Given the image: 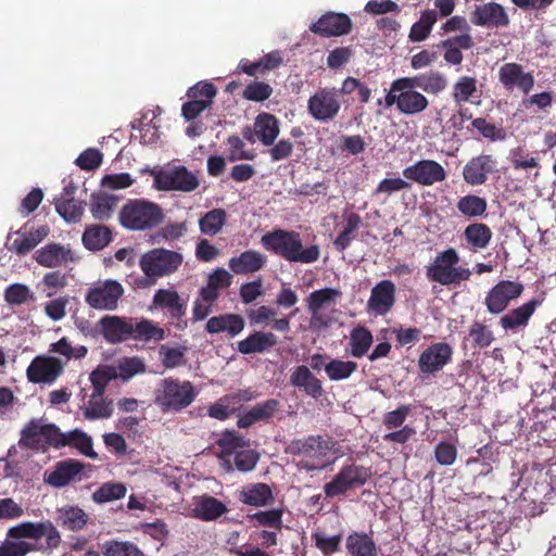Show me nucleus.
Instances as JSON below:
<instances>
[{
	"mask_svg": "<svg viewBox=\"0 0 556 556\" xmlns=\"http://www.w3.org/2000/svg\"><path fill=\"white\" fill-rule=\"evenodd\" d=\"M8 538L0 545V556H26L36 551L56 549L61 542V534L56 527L50 521H24L9 528Z\"/></svg>",
	"mask_w": 556,
	"mask_h": 556,
	"instance_id": "1",
	"label": "nucleus"
},
{
	"mask_svg": "<svg viewBox=\"0 0 556 556\" xmlns=\"http://www.w3.org/2000/svg\"><path fill=\"white\" fill-rule=\"evenodd\" d=\"M261 243L267 251L289 263L312 264L320 256L319 247H304L301 233L294 230L274 229L263 235Z\"/></svg>",
	"mask_w": 556,
	"mask_h": 556,
	"instance_id": "2",
	"label": "nucleus"
},
{
	"mask_svg": "<svg viewBox=\"0 0 556 556\" xmlns=\"http://www.w3.org/2000/svg\"><path fill=\"white\" fill-rule=\"evenodd\" d=\"M97 327L99 333L110 344H118L128 339L161 341L165 334L162 328L149 319L132 324L126 318L115 315L103 316L98 321Z\"/></svg>",
	"mask_w": 556,
	"mask_h": 556,
	"instance_id": "3",
	"label": "nucleus"
},
{
	"mask_svg": "<svg viewBox=\"0 0 556 556\" xmlns=\"http://www.w3.org/2000/svg\"><path fill=\"white\" fill-rule=\"evenodd\" d=\"M417 89L418 87L408 76L394 79L384 97L386 106L391 108L394 105L401 114L408 116L424 113L430 102Z\"/></svg>",
	"mask_w": 556,
	"mask_h": 556,
	"instance_id": "4",
	"label": "nucleus"
},
{
	"mask_svg": "<svg viewBox=\"0 0 556 556\" xmlns=\"http://www.w3.org/2000/svg\"><path fill=\"white\" fill-rule=\"evenodd\" d=\"M164 219L161 206L144 199L128 200L118 214L121 225L134 231L150 230Z\"/></svg>",
	"mask_w": 556,
	"mask_h": 556,
	"instance_id": "5",
	"label": "nucleus"
},
{
	"mask_svg": "<svg viewBox=\"0 0 556 556\" xmlns=\"http://www.w3.org/2000/svg\"><path fill=\"white\" fill-rule=\"evenodd\" d=\"M459 261V254L454 248L439 252L427 266L426 276L430 281L442 286H458L471 277L469 268L458 266Z\"/></svg>",
	"mask_w": 556,
	"mask_h": 556,
	"instance_id": "6",
	"label": "nucleus"
},
{
	"mask_svg": "<svg viewBox=\"0 0 556 556\" xmlns=\"http://www.w3.org/2000/svg\"><path fill=\"white\" fill-rule=\"evenodd\" d=\"M331 450V442L321 435H308L294 439L287 447V452L299 457L296 466L306 471L320 470L326 467L325 457Z\"/></svg>",
	"mask_w": 556,
	"mask_h": 556,
	"instance_id": "7",
	"label": "nucleus"
},
{
	"mask_svg": "<svg viewBox=\"0 0 556 556\" xmlns=\"http://www.w3.org/2000/svg\"><path fill=\"white\" fill-rule=\"evenodd\" d=\"M198 392L190 381L166 378L161 381L156 391L155 403L163 412H180L188 407L197 397Z\"/></svg>",
	"mask_w": 556,
	"mask_h": 556,
	"instance_id": "8",
	"label": "nucleus"
},
{
	"mask_svg": "<svg viewBox=\"0 0 556 556\" xmlns=\"http://www.w3.org/2000/svg\"><path fill=\"white\" fill-rule=\"evenodd\" d=\"M182 262L184 257L180 253L155 248L141 255L139 267L148 278L155 280L177 271Z\"/></svg>",
	"mask_w": 556,
	"mask_h": 556,
	"instance_id": "9",
	"label": "nucleus"
},
{
	"mask_svg": "<svg viewBox=\"0 0 556 556\" xmlns=\"http://www.w3.org/2000/svg\"><path fill=\"white\" fill-rule=\"evenodd\" d=\"M60 428L54 424H45L41 418L30 419L21 430L18 445L29 450H47L56 446Z\"/></svg>",
	"mask_w": 556,
	"mask_h": 556,
	"instance_id": "10",
	"label": "nucleus"
},
{
	"mask_svg": "<svg viewBox=\"0 0 556 556\" xmlns=\"http://www.w3.org/2000/svg\"><path fill=\"white\" fill-rule=\"evenodd\" d=\"M370 476V468L356 464L345 465L324 485L325 496L334 498L344 495L349 490L366 484Z\"/></svg>",
	"mask_w": 556,
	"mask_h": 556,
	"instance_id": "11",
	"label": "nucleus"
},
{
	"mask_svg": "<svg viewBox=\"0 0 556 556\" xmlns=\"http://www.w3.org/2000/svg\"><path fill=\"white\" fill-rule=\"evenodd\" d=\"M341 110L340 92L334 87L318 88L307 101L308 114L318 122H330Z\"/></svg>",
	"mask_w": 556,
	"mask_h": 556,
	"instance_id": "12",
	"label": "nucleus"
},
{
	"mask_svg": "<svg viewBox=\"0 0 556 556\" xmlns=\"http://www.w3.org/2000/svg\"><path fill=\"white\" fill-rule=\"evenodd\" d=\"M124 292L125 290L118 281L108 279L89 288L85 301L91 308L98 311H114L117 308L118 301Z\"/></svg>",
	"mask_w": 556,
	"mask_h": 556,
	"instance_id": "13",
	"label": "nucleus"
},
{
	"mask_svg": "<svg viewBox=\"0 0 556 556\" xmlns=\"http://www.w3.org/2000/svg\"><path fill=\"white\" fill-rule=\"evenodd\" d=\"M523 290L521 282L501 280L488 291L484 305L490 314L500 315L506 311L511 301L521 296Z\"/></svg>",
	"mask_w": 556,
	"mask_h": 556,
	"instance_id": "14",
	"label": "nucleus"
},
{
	"mask_svg": "<svg viewBox=\"0 0 556 556\" xmlns=\"http://www.w3.org/2000/svg\"><path fill=\"white\" fill-rule=\"evenodd\" d=\"M199 184L197 176L185 166H177L154 174V187L157 190L191 192L199 187Z\"/></svg>",
	"mask_w": 556,
	"mask_h": 556,
	"instance_id": "15",
	"label": "nucleus"
},
{
	"mask_svg": "<svg viewBox=\"0 0 556 556\" xmlns=\"http://www.w3.org/2000/svg\"><path fill=\"white\" fill-rule=\"evenodd\" d=\"M498 80L507 91L519 90L528 96L533 89L535 79L531 72H526L525 67L516 62L503 64L498 70Z\"/></svg>",
	"mask_w": 556,
	"mask_h": 556,
	"instance_id": "16",
	"label": "nucleus"
},
{
	"mask_svg": "<svg viewBox=\"0 0 556 556\" xmlns=\"http://www.w3.org/2000/svg\"><path fill=\"white\" fill-rule=\"evenodd\" d=\"M352 27L353 23L348 14L329 11L312 23L309 30L320 37L331 38L350 34Z\"/></svg>",
	"mask_w": 556,
	"mask_h": 556,
	"instance_id": "17",
	"label": "nucleus"
},
{
	"mask_svg": "<svg viewBox=\"0 0 556 556\" xmlns=\"http://www.w3.org/2000/svg\"><path fill=\"white\" fill-rule=\"evenodd\" d=\"M403 176L421 186H432L446 178L443 166L433 160H420L403 169Z\"/></svg>",
	"mask_w": 556,
	"mask_h": 556,
	"instance_id": "18",
	"label": "nucleus"
},
{
	"mask_svg": "<svg viewBox=\"0 0 556 556\" xmlns=\"http://www.w3.org/2000/svg\"><path fill=\"white\" fill-rule=\"evenodd\" d=\"M453 349L448 343L437 342L429 345L418 358V367L424 375H433L452 361Z\"/></svg>",
	"mask_w": 556,
	"mask_h": 556,
	"instance_id": "19",
	"label": "nucleus"
},
{
	"mask_svg": "<svg viewBox=\"0 0 556 556\" xmlns=\"http://www.w3.org/2000/svg\"><path fill=\"white\" fill-rule=\"evenodd\" d=\"M541 305V301L538 299H531L528 302L517 306L506 314L501 316L498 320L500 327L505 332L517 333L519 331L525 330L529 321L536 311V308Z\"/></svg>",
	"mask_w": 556,
	"mask_h": 556,
	"instance_id": "20",
	"label": "nucleus"
},
{
	"mask_svg": "<svg viewBox=\"0 0 556 556\" xmlns=\"http://www.w3.org/2000/svg\"><path fill=\"white\" fill-rule=\"evenodd\" d=\"M63 371V364L59 358L38 356L29 364L26 370L28 381L33 383H51Z\"/></svg>",
	"mask_w": 556,
	"mask_h": 556,
	"instance_id": "21",
	"label": "nucleus"
},
{
	"mask_svg": "<svg viewBox=\"0 0 556 556\" xmlns=\"http://www.w3.org/2000/svg\"><path fill=\"white\" fill-rule=\"evenodd\" d=\"M84 470L83 463L76 459H65L58 462L50 472L45 473V482L53 488H63L71 482L81 479Z\"/></svg>",
	"mask_w": 556,
	"mask_h": 556,
	"instance_id": "22",
	"label": "nucleus"
},
{
	"mask_svg": "<svg viewBox=\"0 0 556 556\" xmlns=\"http://www.w3.org/2000/svg\"><path fill=\"white\" fill-rule=\"evenodd\" d=\"M496 170V161L491 154L471 157L463 168L464 180L471 186L484 185L490 174Z\"/></svg>",
	"mask_w": 556,
	"mask_h": 556,
	"instance_id": "23",
	"label": "nucleus"
},
{
	"mask_svg": "<svg viewBox=\"0 0 556 556\" xmlns=\"http://www.w3.org/2000/svg\"><path fill=\"white\" fill-rule=\"evenodd\" d=\"M395 303V285L391 280H381L371 289L367 302L369 312L376 315L388 314Z\"/></svg>",
	"mask_w": 556,
	"mask_h": 556,
	"instance_id": "24",
	"label": "nucleus"
},
{
	"mask_svg": "<svg viewBox=\"0 0 556 556\" xmlns=\"http://www.w3.org/2000/svg\"><path fill=\"white\" fill-rule=\"evenodd\" d=\"M280 407V401L276 399H268L264 402L257 403L239 416L237 426L240 429H248L256 422L263 421L265 424H269Z\"/></svg>",
	"mask_w": 556,
	"mask_h": 556,
	"instance_id": "25",
	"label": "nucleus"
},
{
	"mask_svg": "<svg viewBox=\"0 0 556 556\" xmlns=\"http://www.w3.org/2000/svg\"><path fill=\"white\" fill-rule=\"evenodd\" d=\"M471 22L477 26L504 27L509 24V18L501 4L489 2L475 9Z\"/></svg>",
	"mask_w": 556,
	"mask_h": 556,
	"instance_id": "26",
	"label": "nucleus"
},
{
	"mask_svg": "<svg viewBox=\"0 0 556 556\" xmlns=\"http://www.w3.org/2000/svg\"><path fill=\"white\" fill-rule=\"evenodd\" d=\"M290 384L315 400L320 399L325 392L321 380L305 365H299L292 370Z\"/></svg>",
	"mask_w": 556,
	"mask_h": 556,
	"instance_id": "27",
	"label": "nucleus"
},
{
	"mask_svg": "<svg viewBox=\"0 0 556 556\" xmlns=\"http://www.w3.org/2000/svg\"><path fill=\"white\" fill-rule=\"evenodd\" d=\"M267 256L256 250H247L229 260V269L236 275H250L265 267Z\"/></svg>",
	"mask_w": 556,
	"mask_h": 556,
	"instance_id": "28",
	"label": "nucleus"
},
{
	"mask_svg": "<svg viewBox=\"0 0 556 556\" xmlns=\"http://www.w3.org/2000/svg\"><path fill=\"white\" fill-rule=\"evenodd\" d=\"M278 343L279 339L274 332L254 331L244 340L237 343V350L244 355L265 353L270 351Z\"/></svg>",
	"mask_w": 556,
	"mask_h": 556,
	"instance_id": "29",
	"label": "nucleus"
},
{
	"mask_svg": "<svg viewBox=\"0 0 556 556\" xmlns=\"http://www.w3.org/2000/svg\"><path fill=\"white\" fill-rule=\"evenodd\" d=\"M35 261L40 266L55 268L73 261V254L71 249L55 242H50L36 251Z\"/></svg>",
	"mask_w": 556,
	"mask_h": 556,
	"instance_id": "30",
	"label": "nucleus"
},
{
	"mask_svg": "<svg viewBox=\"0 0 556 556\" xmlns=\"http://www.w3.org/2000/svg\"><path fill=\"white\" fill-rule=\"evenodd\" d=\"M70 446L76 448L80 454L97 459L98 454L93 451L92 438L80 429H74L68 432L60 430L55 448Z\"/></svg>",
	"mask_w": 556,
	"mask_h": 556,
	"instance_id": "31",
	"label": "nucleus"
},
{
	"mask_svg": "<svg viewBox=\"0 0 556 556\" xmlns=\"http://www.w3.org/2000/svg\"><path fill=\"white\" fill-rule=\"evenodd\" d=\"M155 307L166 311L172 318L180 319L186 315L187 302L176 290L159 289L153 296Z\"/></svg>",
	"mask_w": 556,
	"mask_h": 556,
	"instance_id": "32",
	"label": "nucleus"
},
{
	"mask_svg": "<svg viewBox=\"0 0 556 556\" xmlns=\"http://www.w3.org/2000/svg\"><path fill=\"white\" fill-rule=\"evenodd\" d=\"M238 498L241 503L253 507L269 506L275 500L271 488L263 482L245 485Z\"/></svg>",
	"mask_w": 556,
	"mask_h": 556,
	"instance_id": "33",
	"label": "nucleus"
},
{
	"mask_svg": "<svg viewBox=\"0 0 556 556\" xmlns=\"http://www.w3.org/2000/svg\"><path fill=\"white\" fill-rule=\"evenodd\" d=\"M15 233L17 237L12 241L9 250L16 255L24 256L33 251L49 235V228L41 226L29 232L21 229Z\"/></svg>",
	"mask_w": 556,
	"mask_h": 556,
	"instance_id": "34",
	"label": "nucleus"
},
{
	"mask_svg": "<svg viewBox=\"0 0 556 556\" xmlns=\"http://www.w3.org/2000/svg\"><path fill=\"white\" fill-rule=\"evenodd\" d=\"M254 132L262 144L273 146L280 132L279 119L270 113H260L254 121Z\"/></svg>",
	"mask_w": 556,
	"mask_h": 556,
	"instance_id": "35",
	"label": "nucleus"
},
{
	"mask_svg": "<svg viewBox=\"0 0 556 556\" xmlns=\"http://www.w3.org/2000/svg\"><path fill=\"white\" fill-rule=\"evenodd\" d=\"M244 328V319L237 314H224L211 317L206 323L208 333L227 332L230 337H236Z\"/></svg>",
	"mask_w": 556,
	"mask_h": 556,
	"instance_id": "36",
	"label": "nucleus"
},
{
	"mask_svg": "<svg viewBox=\"0 0 556 556\" xmlns=\"http://www.w3.org/2000/svg\"><path fill=\"white\" fill-rule=\"evenodd\" d=\"M88 520V514L76 505H67L56 510V522L70 531L83 530Z\"/></svg>",
	"mask_w": 556,
	"mask_h": 556,
	"instance_id": "37",
	"label": "nucleus"
},
{
	"mask_svg": "<svg viewBox=\"0 0 556 556\" xmlns=\"http://www.w3.org/2000/svg\"><path fill=\"white\" fill-rule=\"evenodd\" d=\"M464 239L472 251H481L489 247L493 232L491 228L483 223L469 224L464 229Z\"/></svg>",
	"mask_w": 556,
	"mask_h": 556,
	"instance_id": "38",
	"label": "nucleus"
},
{
	"mask_svg": "<svg viewBox=\"0 0 556 556\" xmlns=\"http://www.w3.org/2000/svg\"><path fill=\"white\" fill-rule=\"evenodd\" d=\"M345 547L351 556H378V548L371 535L352 532L346 538Z\"/></svg>",
	"mask_w": 556,
	"mask_h": 556,
	"instance_id": "39",
	"label": "nucleus"
},
{
	"mask_svg": "<svg viewBox=\"0 0 556 556\" xmlns=\"http://www.w3.org/2000/svg\"><path fill=\"white\" fill-rule=\"evenodd\" d=\"M228 511L227 506L211 495H203L195 502L194 516L204 521L216 520Z\"/></svg>",
	"mask_w": 556,
	"mask_h": 556,
	"instance_id": "40",
	"label": "nucleus"
},
{
	"mask_svg": "<svg viewBox=\"0 0 556 556\" xmlns=\"http://www.w3.org/2000/svg\"><path fill=\"white\" fill-rule=\"evenodd\" d=\"M112 230L104 225H92L83 233L84 247L89 251H100L112 241Z\"/></svg>",
	"mask_w": 556,
	"mask_h": 556,
	"instance_id": "41",
	"label": "nucleus"
},
{
	"mask_svg": "<svg viewBox=\"0 0 556 556\" xmlns=\"http://www.w3.org/2000/svg\"><path fill=\"white\" fill-rule=\"evenodd\" d=\"M374 337L365 326H356L350 332L349 354L355 358L365 356L372 345Z\"/></svg>",
	"mask_w": 556,
	"mask_h": 556,
	"instance_id": "42",
	"label": "nucleus"
},
{
	"mask_svg": "<svg viewBox=\"0 0 556 556\" xmlns=\"http://www.w3.org/2000/svg\"><path fill=\"white\" fill-rule=\"evenodd\" d=\"M409 77L418 89L427 93L439 94L447 87L445 75L438 71H429Z\"/></svg>",
	"mask_w": 556,
	"mask_h": 556,
	"instance_id": "43",
	"label": "nucleus"
},
{
	"mask_svg": "<svg viewBox=\"0 0 556 556\" xmlns=\"http://www.w3.org/2000/svg\"><path fill=\"white\" fill-rule=\"evenodd\" d=\"M80 409L86 420L109 419L114 413V405L108 397H89Z\"/></svg>",
	"mask_w": 556,
	"mask_h": 556,
	"instance_id": "44",
	"label": "nucleus"
},
{
	"mask_svg": "<svg viewBox=\"0 0 556 556\" xmlns=\"http://www.w3.org/2000/svg\"><path fill=\"white\" fill-rule=\"evenodd\" d=\"M118 198L104 192L91 195L90 212L94 219L106 220L116 207Z\"/></svg>",
	"mask_w": 556,
	"mask_h": 556,
	"instance_id": "45",
	"label": "nucleus"
},
{
	"mask_svg": "<svg viewBox=\"0 0 556 556\" xmlns=\"http://www.w3.org/2000/svg\"><path fill=\"white\" fill-rule=\"evenodd\" d=\"M227 223V212L224 208H213L199 219L200 231L206 236L217 235Z\"/></svg>",
	"mask_w": 556,
	"mask_h": 556,
	"instance_id": "46",
	"label": "nucleus"
},
{
	"mask_svg": "<svg viewBox=\"0 0 556 556\" xmlns=\"http://www.w3.org/2000/svg\"><path fill=\"white\" fill-rule=\"evenodd\" d=\"M127 488L123 482L109 481L102 483L91 495V498L97 504H104L108 502L121 500L125 497Z\"/></svg>",
	"mask_w": 556,
	"mask_h": 556,
	"instance_id": "47",
	"label": "nucleus"
},
{
	"mask_svg": "<svg viewBox=\"0 0 556 556\" xmlns=\"http://www.w3.org/2000/svg\"><path fill=\"white\" fill-rule=\"evenodd\" d=\"M357 368V363L353 361L331 358L325 366V372L331 381H340L350 378Z\"/></svg>",
	"mask_w": 556,
	"mask_h": 556,
	"instance_id": "48",
	"label": "nucleus"
},
{
	"mask_svg": "<svg viewBox=\"0 0 556 556\" xmlns=\"http://www.w3.org/2000/svg\"><path fill=\"white\" fill-rule=\"evenodd\" d=\"M341 292L332 288H324L313 291L307 298V309L311 312L313 319L318 312L325 306L336 301Z\"/></svg>",
	"mask_w": 556,
	"mask_h": 556,
	"instance_id": "49",
	"label": "nucleus"
},
{
	"mask_svg": "<svg viewBox=\"0 0 556 556\" xmlns=\"http://www.w3.org/2000/svg\"><path fill=\"white\" fill-rule=\"evenodd\" d=\"M437 20L438 13L435 10H428L422 12L419 21L414 23L410 28L409 39L414 42L425 40L429 36Z\"/></svg>",
	"mask_w": 556,
	"mask_h": 556,
	"instance_id": "50",
	"label": "nucleus"
},
{
	"mask_svg": "<svg viewBox=\"0 0 556 556\" xmlns=\"http://www.w3.org/2000/svg\"><path fill=\"white\" fill-rule=\"evenodd\" d=\"M55 210L66 222L77 223L84 214L85 204L74 198L58 199Z\"/></svg>",
	"mask_w": 556,
	"mask_h": 556,
	"instance_id": "51",
	"label": "nucleus"
},
{
	"mask_svg": "<svg viewBox=\"0 0 556 556\" xmlns=\"http://www.w3.org/2000/svg\"><path fill=\"white\" fill-rule=\"evenodd\" d=\"M104 556H144L139 547L129 541L109 540L102 544Z\"/></svg>",
	"mask_w": 556,
	"mask_h": 556,
	"instance_id": "52",
	"label": "nucleus"
},
{
	"mask_svg": "<svg viewBox=\"0 0 556 556\" xmlns=\"http://www.w3.org/2000/svg\"><path fill=\"white\" fill-rule=\"evenodd\" d=\"M468 339L471 340L472 348L488 349L494 341L493 331L480 321H473L468 330Z\"/></svg>",
	"mask_w": 556,
	"mask_h": 556,
	"instance_id": "53",
	"label": "nucleus"
},
{
	"mask_svg": "<svg viewBox=\"0 0 556 556\" xmlns=\"http://www.w3.org/2000/svg\"><path fill=\"white\" fill-rule=\"evenodd\" d=\"M508 160L516 170H528L540 166V159L529 153L523 147L511 149Z\"/></svg>",
	"mask_w": 556,
	"mask_h": 556,
	"instance_id": "54",
	"label": "nucleus"
},
{
	"mask_svg": "<svg viewBox=\"0 0 556 556\" xmlns=\"http://www.w3.org/2000/svg\"><path fill=\"white\" fill-rule=\"evenodd\" d=\"M488 207L485 199L468 194L462 197L457 202V210L467 217H478L485 213Z\"/></svg>",
	"mask_w": 556,
	"mask_h": 556,
	"instance_id": "55",
	"label": "nucleus"
},
{
	"mask_svg": "<svg viewBox=\"0 0 556 556\" xmlns=\"http://www.w3.org/2000/svg\"><path fill=\"white\" fill-rule=\"evenodd\" d=\"M477 92V80L470 76H462L453 86L452 98L455 103L468 102Z\"/></svg>",
	"mask_w": 556,
	"mask_h": 556,
	"instance_id": "56",
	"label": "nucleus"
},
{
	"mask_svg": "<svg viewBox=\"0 0 556 556\" xmlns=\"http://www.w3.org/2000/svg\"><path fill=\"white\" fill-rule=\"evenodd\" d=\"M49 351L60 354L66 357V359H81L88 353V349L85 345L74 348L72 346L71 341L65 337L61 338L58 342L52 343Z\"/></svg>",
	"mask_w": 556,
	"mask_h": 556,
	"instance_id": "57",
	"label": "nucleus"
},
{
	"mask_svg": "<svg viewBox=\"0 0 556 556\" xmlns=\"http://www.w3.org/2000/svg\"><path fill=\"white\" fill-rule=\"evenodd\" d=\"M471 125L480 135L490 141H502L506 138V131L503 127H497L483 117L473 118Z\"/></svg>",
	"mask_w": 556,
	"mask_h": 556,
	"instance_id": "58",
	"label": "nucleus"
},
{
	"mask_svg": "<svg viewBox=\"0 0 556 556\" xmlns=\"http://www.w3.org/2000/svg\"><path fill=\"white\" fill-rule=\"evenodd\" d=\"M282 509L274 508L269 510H260L250 516L251 520L256 521L258 526L273 528L276 531L282 529Z\"/></svg>",
	"mask_w": 556,
	"mask_h": 556,
	"instance_id": "59",
	"label": "nucleus"
},
{
	"mask_svg": "<svg viewBox=\"0 0 556 556\" xmlns=\"http://www.w3.org/2000/svg\"><path fill=\"white\" fill-rule=\"evenodd\" d=\"M4 299L10 305H23L34 300V292L25 285L13 283L4 291Z\"/></svg>",
	"mask_w": 556,
	"mask_h": 556,
	"instance_id": "60",
	"label": "nucleus"
},
{
	"mask_svg": "<svg viewBox=\"0 0 556 556\" xmlns=\"http://www.w3.org/2000/svg\"><path fill=\"white\" fill-rule=\"evenodd\" d=\"M410 413L412 405L401 404L394 410L387 412L383 415L382 424L389 430L401 428L405 426L404 422Z\"/></svg>",
	"mask_w": 556,
	"mask_h": 556,
	"instance_id": "61",
	"label": "nucleus"
},
{
	"mask_svg": "<svg viewBox=\"0 0 556 556\" xmlns=\"http://www.w3.org/2000/svg\"><path fill=\"white\" fill-rule=\"evenodd\" d=\"M146 371V365L139 357H127L119 362L117 366V377L123 381H128L135 375Z\"/></svg>",
	"mask_w": 556,
	"mask_h": 556,
	"instance_id": "62",
	"label": "nucleus"
},
{
	"mask_svg": "<svg viewBox=\"0 0 556 556\" xmlns=\"http://www.w3.org/2000/svg\"><path fill=\"white\" fill-rule=\"evenodd\" d=\"M186 348H169L167 345L160 346V355L162 364L165 368H176L186 364Z\"/></svg>",
	"mask_w": 556,
	"mask_h": 556,
	"instance_id": "63",
	"label": "nucleus"
},
{
	"mask_svg": "<svg viewBox=\"0 0 556 556\" xmlns=\"http://www.w3.org/2000/svg\"><path fill=\"white\" fill-rule=\"evenodd\" d=\"M273 94V87L264 81H252L249 84L242 93V97L248 101L264 102Z\"/></svg>",
	"mask_w": 556,
	"mask_h": 556,
	"instance_id": "64",
	"label": "nucleus"
}]
</instances>
